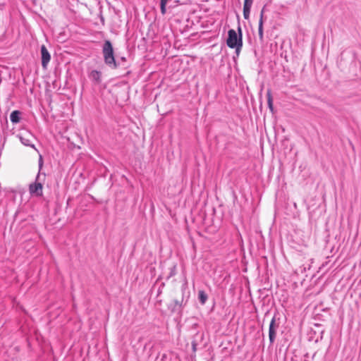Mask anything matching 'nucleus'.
Masks as SVG:
<instances>
[{"label":"nucleus","instance_id":"obj_17","mask_svg":"<svg viewBox=\"0 0 361 361\" xmlns=\"http://www.w3.org/2000/svg\"><path fill=\"white\" fill-rule=\"evenodd\" d=\"M39 168H41L42 166V156H40V157H39Z\"/></svg>","mask_w":361,"mask_h":361},{"label":"nucleus","instance_id":"obj_4","mask_svg":"<svg viewBox=\"0 0 361 361\" xmlns=\"http://www.w3.org/2000/svg\"><path fill=\"white\" fill-rule=\"evenodd\" d=\"M41 58L43 68H47L51 59V55L44 45L41 46Z\"/></svg>","mask_w":361,"mask_h":361},{"label":"nucleus","instance_id":"obj_3","mask_svg":"<svg viewBox=\"0 0 361 361\" xmlns=\"http://www.w3.org/2000/svg\"><path fill=\"white\" fill-rule=\"evenodd\" d=\"M279 327V324H276V317L274 316L271 320L269 328V338L271 343H273L275 341L276 336V329Z\"/></svg>","mask_w":361,"mask_h":361},{"label":"nucleus","instance_id":"obj_5","mask_svg":"<svg viewBox=\"0 0 361 361\" xmlns=\"http://www.w3.org/2000/svg\"><path fill=\"white\" fill-rule=\"evenodd\" d=\"M29 190L31 195L41 196L42 195V185L37 182L32 183L30 185Z\"/></svg>","mask_w":361,"mask_h":361},{"label":"nucleus","instance_id":"obj_12","mask_svg":"<svg viewBox=\"0 0 361 361\" xmlns=\"http://www.w3.org/2000/svg\"><path fill=\"white\" fill-rule=\"evenodd\" d=\"M250 8L243 6V16L245 19H248L250 13Z\"/></svg>","mask_w":361,"mask_h":361},{"label":"nucleus","instance_id":"obj_20","mask_svg":"<svg viewBox=\"0 0 361 361\" xmlns=\"http://www.w3.org/2000/svg\"><path fill=\"white\" fill-rule=\"evenodd\" d=\"M166 358V355L163 354L161 360V361H165Z\"/></svg>","mask_w":361,"mask_h":361},{"label":"nucleus","instance_id":"obj_19","mask_svg":"<svg viewBox=\"0 0 361 361\" xmlns=\"http://www.w3.org/2000/svg\"><path fill=\"white\" fill-rule=\"evenodd\" d=\"M174 303H175L176 305H178L179 307L181 306L180 302L178 300H174Z\"/></svg>","mask_w":361,"mask_h":361},{"label":"nucleus","instance_id":"obj_13","mask_svg":"<svg viewBox=\"0 0 361 361\" xmlns=\"http://www.w3.org/2000/svg\"><path fill=\"white\" fill-rule=\"evenodd\" d=\"M264 9H265V6H264V7L262 8V9L261 10L260 16H259V25H260V23H261V24H262V26H263V24H264Z\"/></svg>","mask_w":361,"mask_h":361},{"label":"nucleus","instance_id":"obj_23","mask_svg":"<svg viewBox=\"0 0 361 361\" xmlns=\"http://www.w3.org/2000/svg\"><path fill=\"white\" fill-rule=\"evenodd\" d=\"M101 20H102V22H104V18H101Z\"/></svg>","mask_w":361,"mask_h":361},{"label":"nucleus","instance_id":"obj_10","mask_svg":"<svg viewBox=\"0 0 361 361\" xmlns=\"http://www.w3.org/2000/svg\"><path fill=\"white\" fill-rule=\"evenodd\" d=\"M169 275L166 276V280H169L170 278L174 276L176 274V265L173 264L170 269H169Z\"/></svg>","mask_w":361,"mask_h":361},{"label":"nucleus","instance_id":"obj_2","mask_svg":"<svg viewBox=\"0 0 361 361\" xmlns=\"http://www.w3.org/2000/svg\"><path fill=\"white\" fill-rule=\"evenodd\" d=\"M102 54L104 63L111 68H116L118 64L114 57V51L111 42L109 40H105L102 46Z\"/></svg>","mask_w":361,"mask_h":361},{"label":"nucleus","instance_id":"obj_11","mask_svg":"<svg viewBox=\"0 0 361 361\" xmlns=\"http://www.w3.org/2000/svg\"><path fill=\"white\" fill-rule=\"evenodd\" d=\"M258 35H259V39L260 42H263L264 41V32H263V26H262L261 23H260V25H259V27H258Z\"/></svg>","mask_w":361,"mask_h":361},{"label":"nucleus","instance_id":"obj_18","mask_svg":"<svg viewBox=\"0 0 361 361\" xmlns=\"http://www.w3.org/2000/svg\"><path fill=\"white\" fill-rule=\"evenodd\" d=\"M169 0H161L160 4H164L166 5Z\"/></svg>","mask_w":361,"mask_h":361},{"label":"nucleus","instance_id":"obj_14","mask_svg":"<svg viewBox=\"0 0 361 361\" xmlns=\"http://www.w3.org/2000/svg\"><path fill=\"white\" fill-rule=\"evenodd\" d=\"M253 0H244V7L250 8L252 7Z\"/></svg>","mask_w":361,"mask_h":361},{"label":"nucleus","instance_id":"obj_9","mask_svg":"<svg viewBox=\"0 0 361 361\" xmlns=\"http://www.w3.org/2000/svg\"><path fill=\"white\" fill-rule=\"evenodd\" d=\"M20 112L19 111H14L11 114L10 118L13 123H18L20 121Z\"/></svg>","mask_w":361,"mask_h":361},{"label":"nucleus","instance_id":"obj_16","mask_svg":"<svg viewBox=\"0 0 361 361\" xmlns=\"http://www.w3.org/2000/svg\"><path fill=\"white\" fill-rule=\"evenodd\" d=\"M24 145L30 146V147H31L35 148L34 145H31V144H30L28 140H24Z\"/></svg>","mask_w":361,"mask_h":361},{"label":"nucleus","instance_id":"obj_7","mask_svg":"<svg viewBox=\"0 0 361 361\" xmlns=\"http://www.w3.org/2000/svg\"><path fill=\"white\" fill-rule=\"evenodd\" d=\"M267 104L269 106V109L271 112L274 111V105H273V98L271 95V92L270 90H267Z\"/></svg>","mask_w":361,"mask_h":361},{"label":"nucleus","instance_id":"obj_8","mask_svg":"<svg viewBox=\"0 0 361 361\" xmlns=\"http://www.w3.org/2000/svg\"><path fill=\"white\" fill-rule=\"evenodd\" d=\"M207 295L204 290H199L198 292V300L202 305L205 304L207 300Z\"/></svg>","mask_w":361,"mask_h":361},{"label":"nucleus","instance_id":"obj_6","mask_svg":"<svg viewBox=\"0 0 361 361\" xmlns=\"http://www.w3.org/2000/svg\"><path fill=\"white\" fill-rule=\"evenodd\" d=\"M90 80L95 84H99L102 82V73L97 70H93L89 75Z\"/></svg>","mask_w":361,"mask_h":361},{"label":"nucleus","instance_id":"obj_1","mask_svg":"<svg viewBox=\"0 0 361 361\" xmlns=\"http://www.w3.org/2000/svg\"><path fill=\"white\" fill-rule=\"evenodd\" d=\"M226 44L231 49H235V53L238 55L243 47V31L240 25L238 27V32L231 29L228 31Z\"/></svg>","mask_w":361,"mask_h":361},{"label":"nucleus","instance_id":"obj_22","mask_svg":"<svg viewBox=\"0 0 361 361\" xmlns=\"http://www.w3.org/2000/svg\"><path fill=\"white\" fill-rule=\"evenodd\" d=\"M121 59H122V61H126V58L125 57H122Z\"/></svg>","mask_w":361,"mask_h":361},{"label":"nucleus","instance_id":"obj_15","mask_svg":"<svg viewBox=\"0 0 361 361\" xmlns=\"http://www.w3.org/2000/svg\"><path fill=\"white\" fill-rule=\"evenodd\" d=\"M160 9L161 14L164 15L166 13V5L160 4Z\"/></svg>","mask_w":361,"mask_h":361},{"label":"nucleus","instance_id":"obj_21","mask_svg":"<svg viewBox=\"0 0 361 361\" xmlns=\"http://www.w3.org/2000/svg\"><path fill=\"white\" fill-rule=\"evenodd\" d=\"M19 138H20V142H23V137H20Z\"/></svg>","mask_w":361,"mask_h":361}]
</instances>
